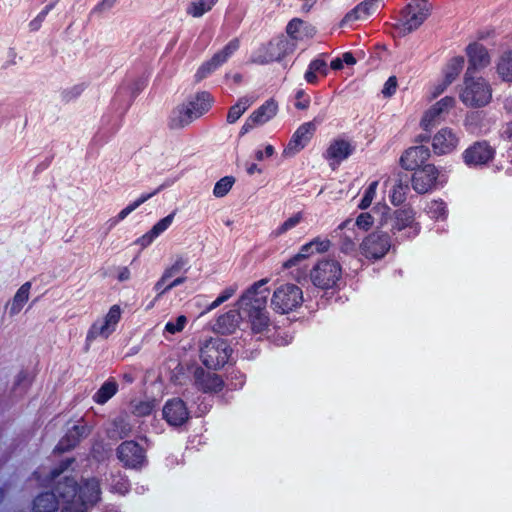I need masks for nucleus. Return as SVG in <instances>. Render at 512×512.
I'll return each instance as SVG.
<instances>
[{"label":"nucleus","mask_w":512,"mask_h":512,"mask_svg":"<svg viewBox=\"0 0 512 512\" xmlns=\"http://www.w3.org/2000/svg\"><path fill=\"white\" fill-rule=\"evenodd\" d=\"M100 483L91 478L81 486L72 477L58 482L54 492L38 495L33 502L34 512H54L61 504V512H88L100 500Z\"/></svg>","instance_id":"1"},{"label":"nucleus","mask_w":512,"mask_h":512,"mask_svg":"<svg viewBox=\"0 0 512 512\" xmlns=\"http://www.w3.org/2000/svg\"><path fill=\"white\" fill-rule=\"evenodd\" d=\"M268 280L261 279L252 284L237 302V310H230L218 317L215 329L222 334L232 333L239 319H247L253 334L264 335L269 330L270 319L266 309L270 291Z\"/></svg>","instance_id":"2"},{"label":"nucleus","mask_w":512,"mask_h":512,"mask_svg":"<svg viewBox=\"0 0 512 512\" xmlns=\"http://www.w3.org/2000/svg\"><path fill=\"white\" fill-rule=\"evenodd\" d=\"M232 354L228 342L220 337L205 340L200 346V359L208 369L217 370L223 367Z\"/></svg>","instance_id":"3"},{"label":"nucleus","mask_w":512,"mask_h":512,"mask_svg":"<svg viewBox=\"0 0 512 512\" xmlns=\"http://www.w3.org/2000/svg\"><path fill=\"white\" fill-rule=\"evenodd\" d=\"M460 99L466 106L483 107L491 100V89L483 78L471 75L470 69L465 73Z\"/></svg>","instance_id":"4"},{"label":"nucleus","mask_w":512,"mask_h":512,"mask_svg":"<svg viewBox=\"0 0 512 512\" xmlns=\"http://www.w3.org/2000/svg\"><path fill=\"white\" fill-rule=\"evenodd\" d=\"M303 302V292L300 287L292 283H284L277 287L271 298V307L274 311L286 314Z\"/></svg>","instance_id":"5"},{"label":"nucleus","mask_w":512,"mask_h":512,"mask_svg":"<svg viewBox=\"0 0 512 512\" xmlns=\"http://www.w3.org/2000/svg\"><path fill=\"white\" fill-rule=\"evenodd\" d=\"M341 274V266L336 260L323 259L311 270L310 278L315 286L321 289H329L336 285Z\"/></svg>","instance_id":"6"},{"label":"nucleus","mask_w":512,"mask_h":512,"mask_svg":"<svg viewBox=\"0 0 512 512\" xmlns=\"http://www.w3.org/2000/svg\"><path fill=\"white\" fill-rule=\"evenodd\" d=\"M121 314L122 310L119 305L111 306L103 318L96 320L90 326L86 335V345L89 346L98 338L107 339L114 333L121 319Z\"/></svg>","instance_id":"7"},{"label":"nucleus","mask_w":512,"mask_h":512,"mask_svg":"<svg viewBox=\"0 0 512 512\" xmlns=\"http://www.w3.org/2000/svg\"><path fill=\"white\" fill-rule=\"evenodd\" d=\"M390 248V236L387 233L380 231L369 234L359 245L361 254L370 260H379L383 258Z\"/></svg>","instance_id":"8"},{"label":"nucleus","mask_w":512,"mask_h":512,"mask_svg":"<svg viewBox=\"0 0 512 512\" xmlns=\"http://www.w3.org/2000/svg\"><path fill=\"white\" fill-rule=\"evenodd\" d=\"M495 153V149L487 141H476L464 150L462 158L468 167L476 168L488 164Z\"/></svg>","instance_id":"9"},{"label":"nucleus","mask_w":512,"mask_h":512,"mask_svg":"<svg viewBox=\"0 0 512 512\" xmlns=\"http://www.w3.org/2000/svg\"><path fill=\"white\" fill-rule=\"evenodd\" d=\"M117 457L125 467L138 469L145 463V452L135 441H124L117 448Z\"/></svg>","instance_id":"10"},{"label":"nucleus","mask_w":512,"mask_h":512,"mask_svg":"<svg viewBox=\"0 0 512 512\" xmlns=\"http://www.w3.org/2000/svg\"><path fill=\"white\" fill-rule=\"evenodd\" d=\"M390 220L393 234L405 231L404 237L412 238L419 233L420 227L417 223H414V213L412 210H397Z\"/></svg>","instance_id":"11"},{"label":"nucleus","mask_w":512,"mask_h":512,"mask_svg":"<svg viewBox=\"0 0 512 512\" xmlns=\"http://www.w3.org/2000/svg\"><path fill=\"white\" fill-rule=\"evenodd\" d=\"M315 131V121L301 124L294 132L289 143L284 149V154L286 156H293L301 151L309 143Z\"/></svg>","instance_id":"12"},{"label":"nucleus","mask_w":512,"mask_h":512,"mask_svg":"<svg viewBox=\"0 0 512 512\" xmlns=\"http://www.w3.org/2000/svg\"><path fill=\"white\" fill-rule=\"evenodd\" d=\"M163 417L169 425L179 427L187 422L190 413L182 399L173 398L165 403Z\"/></svg>","instance_id":"13"},{"label":"nucleus","mask_w":512,"mask_h":512,"mask_svg":"<svg viewBox=\"0 0 512 512\" xmlns=\"http://www.w3.org/2000/svg\"><path fill=\"white\" fill-rule=\"evenodd\" d=\"M404 33L416 30L428 17L429 10L425 4H408L401 12Z\"/></svg>","instance_id":"14"},{"label":"nucleus","mask_w":512,"mask_h":512,"mask_svg":"<svg viewBox=\"0 0 512 512\" xmlns=\"http://www.w3.org/2000/svg\"><path fill=\"white\" fill-rule=\"evenodd\" d=\"M412 187L419 193L424 194L433 189L435 186L438 171L433 164L424 165L422 168L413 170Z\"/></svg>","instance_id":"15"},{"label":"nucleus","mask_w":512,"mask_h":512,"mask_svg":"<svg viewBox=\"0 0 512 512\" xmlns=\"http://www.w3.org/2000/svg\"><path fill=\"white\" fill-rule=\"evenodd\" d=\"M193 378L197 389L204 393L219 392L224 386V382L219 375L207 372L201 367L195 368Z\"/></svg>","instance_id":"16"},{"label":"nucleus","mask_w":512,"mask_h":512,"mask_svg":"<svg viewBox=\"0 0 512 512\" xmlns=\"http://www.w3.org/2000/svg\"><path fill=\"white\" fill-rule=\"evenodd\" d=\"M430 157L428 147L419 145L407 149L400 158L401 166L405 170H416L422 168Z\"/></svg>","instance_id":"17"},{"label":"nucleus","mask_w":512,"mask_h":512,"mask_svg":"<svg viewBox=\"0 0 512 512\" xmlns=\"http://www.w3.org/2000/svg\"><path fill=\"white\" fill-rule=\"evenodd\" d=\"M460 137L451 128H443L433 137L432 147L436 154L451 153L459 144Z\"/></svg>","instance_id":"18"},{"label":"nucleus","mask_w":512,"mask_h":512,"mask_svg":"<svg viewBox=\"0 0 512 512\" xmlns=\"http://www.w3.org/2000/svg\"><path fill=\"white\" fill-rule=\"evenodd\" d=\"M90 427L86 424L74 425L68 429L66 434L61 438L56 449L60 452H66L74 447L85 437L90 434Z\"/></svg>","instance_id":"19"},{"label":"nucleus","mask_w":512,"mask_h":512,"mask_svg":"<svg viewBox=\"0 0 512 512\" xmlns=\"http://www.w3.org/2000/svg\"><path fill=\"white\" fill-rule=\"evenodd\" d=\"M466 53L469 59L467 71L471 69V75L480 68L486 67L490 63V57L487 49L480 43L474 42L467 46Z\"/></svg>","instance_id":"20"},{"label":"nucleus","mask_w":512,"mask_h":512,"mask_svg":"<svg viewBox=\"0 0 512 512\" xmlns=\"http://www.w3.org/2000/svg\"><path fill=\"white\" fill-rule=\"evenodd\" d=\"M454 103L455 99L453 97L446 96L442 98L426 111L421 120L422 127L425 130H429V128L437 122L441 114L448 112L454 106Z\"/></svg>","instance_id":"21"},{"label":"nucleus","mask_w":512,"mask_h":512,"mask_svg":"<svg viewBox=\"0 0 512 512\" xmlns=\"http://www.w3.org/2000/svg\"><path fill=\"white\" fill-rule=\"evenodd\" d=\"M196 119L198 118L194 115L187 102H184L172 110L168 125L171 129H181L190 125Z\"/></svg>","instance_id":"22"},{"label":"nucleus","mask_w":512,"mask_h":512,"mask_svg":"<svg viewBox=\"0 0 512 512\" xmlns=\"http://www.w3.org/2000/svg\"><path fill=\"white\" fill-rule=\"evenodd\" d=\"M176 212H172L166 217L159 220L147 233L139 237L135 244L139 245L142 249L148 247L152 242L166 231L172 224Z\"/></svg>","instance_id":"23"},{"label":"nucleus","mask_w":512,"mask_h":512,"mask_svg":"<svg viewBox=\"0 0 512 512\" xmlns=\"http://www.w3.org/2000/svg\"><path fill=\"white\" fill-rule=\"evenodd\" d=\"M270 57L268 60L280 61L296 49L294 40H287L285 36L272 39L267 44Z\"/></svg>","instance_id":"24"},{"label":"nucleus","mask_w":512,"mask_h":512,"mask_svg":"<svg viewBox=\"0 0 512 512\" xmlns=\"http://www.w3.org/2000/svg\"><path fill=\"white\" fill-rule=\"evenodd\" d=\"M383 3L384 0H364L345 15L342 23L346 24L366 19L378 9L380 4Z\"/></svg>","instance_id":"25"},{"label":"nucleus","mask_w":512,"mask_h":512,"mask_svg":"<svg viewBox=\"0 0 512 512\" xmlns=\"http://www.w3.org/2000/svg\"><path fill=\"white\" fill-rule=\"evenodd\" d=\"M186 102L194 112V115L200 118L210 110L214 99L209 92L201 91L190 97Z\"/></svg>","instance_id":"26"},{"label":"nucleus","mask_w":512,"mask_h":512,"mask_svg":"<svg viewBox=\"0 0 512 512\" xmlns=\"http://www.w3.org/2000/svg\"><path fill=\"white\" fill-rule=\"evenodd\" d=\"M354 148L349 142L345 140H336L330 144L326 150L325 157L328 160H333L337 164L347 159L352 153Z\"/></svg>","instance_id":"27"},{"label":"nucleus","mask_w":512,"mask_h":512,"mask_svg":"<svg viewBox=\"0 0 512 512\" xmlns=\"http://www.w3.org/2000/svg\"><path fill=\"white\" fill-rule=\"evenodd\" d=\"M328 66L324 59L318 57L313 59L304 74V79L308 84L316 85L319 81V75L322 77L327 76Z\"/></svg>","instance_id":"28"},{"label":"nucleus","mask_w":512,"mask_h":512,"mask_svg":"<svg viewBox=\"0 0 512 512\" xmlns=\"http://www.w3.org/2000/svg\"><path fill=\"white\" fill-rule=\"evenodd\" d=\"M31 289V282H25L17 290L11 302L6 305L10 316L17 315L23 308L24 304L29 299V293Z\"/></svg>","instance_id":"29"},{"label":"nucleus","mask_w":512,"mask_h":512,"mask_svg":"<svg viewBox=\"0 0 512 512\" xmlns=\"http://www.w3.org/2000/svg\"><path fill=\"white\" fill-rule=\"evenodd\" d=\"M302 29L305 31L306 36H312L314 34V28L308 25H305L304 21L299 18H293L289 21L286 27L287 40H294L295 47H297V42L302 39L300 35Z\"/></svg>","instance_id":"30"},{"label":"nucleus","mask_w":512,"mask_h":512,"mask_svg":"<svg viewBox=\"0 0 512 512\" xmlns=\"http://www.w3.org/2000/svg\"><path fill=\"white\" fill-rule=\"evenodd\" d=\"M277 108V103L273 99L267 100L250 115L251 121L262 125L276 115Z\"/></svg>","instance_id":"31"},{"label":"nucleus","mask_w":512,"mask_h":512,"mask_svg":"<svg viewBox=\"0 0 512 512\" xmlns=\"http://www.w3.org/2000/svg\"><path fill=\"white\" fill-rule=\"evenodd\" d=\"M171 184L172 182H165L151 193L142 194L138 199L130 203L127 207H125L118 213L117 220H124L130 213L136 210L140 205L148 201L150 198H152L153 196H155L156 194H158L160 191L170 186Z\"/></svg>","instance_id":"32"},{"label":"nucleus","mask_w":512,"mask_h":512,"mask_svg":"<svg viewBox=\"0 0 512 512\" xmlns=\"http://www.w3.org/2000/svg\"><path fill=\"white\" fill-rule=\"evenodd\" d=\"M118 391V384L114 379H108L93 395L95 403L103 405L108 402Z\"/></svg>","instance_id":"33"},{"label":"nucleus","mask_w":512,"mask_h":512,"mask_svg":"<svg viewBox=\"0 0 512 512\" xmlns=\"http://www.w3.org/2000/svg\"><path fill=\"white\" fill-rule=\"evenodd\" d=\"M253 98L251 97H241L238 99L237 103L230 107L227 114V122L229 124L235 123L244 112L252 105Z\"/></svg>","instance_id":"34"},{"label":"nucleus","mask_w":512,"mask_h":512,"mask_svg":"<svg viewBox=\"0 0 512 512\" xmlns=\"http://www.w3.org/2000/svg\"><path fill=\"white\" fill-rule=\"evenodd\" d=\"M218 0H193L187 8L186 13L192 17L199 18L209 12Z\"/></svg>","instance_id":"35"},{"label":"nucleus","mask_w":512,"mask_h":512,"mask_svg":"<svg viewBox=\"0 0 512 512\" xmlns=\"http://www.w3.org/2000/svg\"><path fill=\"white\" fill-rule=\"evenodd\" d=\"M464 66V57L456 56L453 57L446 65L444 69V79L446 85H450L460 74Z\"/></svg>","instance_id":"36"},{"label":"nucleus","mask_w":512,"mask_h":512,"mask_svg":"<svg viewBox=\"0 0 512 512\" xmlns=\"http://www.w3.org/2000/svg\"><path fill=\"white\" fill-rule=\"evenodd\" d=\"M374 224L373 216L368 212L360 213L355 220L346 219V226L357 227L360 232H367Z\"/></svg>","instance_id":"37"},{"label":"nucleus","mask_w":512,"mask_h":512,"mask_svg":"<svg viewBox=\"0 0 512 512\" xmlns=\"http://www.w3.org/2000/svg\"><path fill=\"white\" fill-rule=\"evenodd\" d=\"M497 71L500 77L508 82H512V50L505 52L497 65Z\"/></svg>","instance_id":"38"},{"label":"nucleus","mask_w":512,"mask_h":512,"mask_svg":"<svg viewBox=\"0 0 512 512\" xmlns=\"http://www.w3.org/2000/svg\"><path fill=\"white\" fill-rule=\"evenodd\" d=\"M222 64L219 62V60L213 55V57L204 62L197 70L195 74L196 81H201L204 78L208 77L210 74H212L215 70H217Z\"/></svg>","instance_id":"39"},{"label":"nucleus","mask_w":512,"mask_h":512,"mask_svg":"<svg viewBox=\"0 0 512 512\" xmlns=\"http://www.w3.org/2000/svg\"><path fill=\"white\" fill-rule=\"evenodd\" d=\"M239 47H240L239 39L234 38L231 41H229L222 50L215 53L214 56L223 65L239 49Z\"/></svg>","instance_id":"40"},{"label":"nucleus","mask_w":512,"mask_h":512,"mask_svg":"<svg viewBox=\"0 0 512 512\" xmlns=\"http://www.w3.org/2000/svg\"><path fill=\"white\" fill-rule=\"evenodd\" d=\"M426 209L431 218L446 219L447 217V207L445 202L442 200H433L429 202Z\"/></svg>","instance_id":"41"},{"label":"nucleus","mask_w":512,"mask_h":512,"mask_svg":"<svg viewBox=\"0 0 512 512\" xmlns=\"http://www.w3.org/2000/svg\"><path fill=\"white\" fill-rule=\"evenodd\" d=\"M234 183L235 178L233 176H225L221 178L214 186L213 195L218 198L224 197L231 190Z\"/></svg>","instance_id":"42"},{"label":"nucleus","mask_w":512,"mask_h":512,"mask_svg":"<svg viewBox=\"0 0 512 512\" xmlns=\"http://www.w3.org/2000/svg\"><path fill=\"white\" fill-rule=\"evenodd\" d=\"M238 286L236 284L231 285L227 288H225L220 295L211 303L209 304L206 309L204 310V313L210 312L229 300L237 291Z\"/></svg>","instance_id":"43"},{"label":"nucleus","mask_w":512,"mask_h":512,"mask_svg":"<svg viewBox=\"0 0 512 512\" xmlns=\"http://www.w3.org/2000/svg\"><path fill=\"white\" fill-rule=\"evenodd\" d=\"M301 220H302L301 213H297V214L291 216L286 221H284L277 229H275L272 232V235L274 237H278V236L288 232L289 230L296 227L301 222Z\"/></svg>","instance_id":"44"},{"label":"nucleus","mask_w":512,"mask_h":512,"mask_svg":"<svg viewBox=\"0 0 512 512\" xmlns=\"http://www.w3.org/2000/svg\"><path fill=\"white\" fill-rule=\"evenodd\" d=\"M188 263L189 260L187 257L179 256L175 260V262L164 271V278H171L175 274L181 272V271H187L188 270Z\"/></svg>","instance_id":"45"},{"label":"nucleus","mask_w":512,"mask_h":512,"mask_svg":"<svg viewBox=\"0 0 512 512\" xmlns=\"http://www.w3.org/2000/svg\"><path fill=\"white\" fill-rule=\"evenodd\" d=\"M111 489L119 494H126L129 491V481L126 476L121 473L112 475Z\"/></svg>","instance_id":"46"},{"label":"nucleus","mask_w":512,"mask_h":512,"mask_svg":"<svg viewBox=\"0 0 512 512\" xmlns=\"http://www.w3.org/2000/svg\"><path fill=\"white\" fill-rule=\"evenodd\" d=\"M59 0H53L52 3L46 5L44 9L29 23V28L31 31H38L45 20L48 13L54 8L56 3H58Z\"/></svg>","instance_id":"47"},{"label":"nucleus","mask_w":512,"mask_h":512,"mask_svg":"<svg viewBox=\"0 0 512 512\" xmlns=\"http://www.w3.org/2000/svg\"><path fill=\"white\" fill-rule=\"evenodd\" d=\"M314 249L312 248L310 242L304 244L301 248L298 254L290 258L286 263V268H291L292 266H295L300 260L308 258L310 255L314 254Z\"/></svg>","instance_id":"48"},{"label":"nucleus","mask_w":512,"mask_h":512,"mask_svg":"<svg viewBox=\"0 0 512 512\" xmlns=\"http://www.w3.org/2000/svg\"><path fill=\"white\" fill-rule=\"evenodd\" d=\"M408 190V184L402 183V181L400 180L399 183L394 185L393 187V191L391 194L392 203L395 205H399L402 202H404Z\"/></svg>","instance_id":"49"},{"label":"nucleus","mask_w":512,"mask_h":512,"mask_svg":"<svg viewBox=\"0 0 512 512\" xmlns=\"http://www.w3.org/2000/svg\"><path fill=\"white\" fill-rule=\"evenodd\" d=\"M377 187H378V181H372L369 184V186L365 189L364 195L358 205V207L360 209H366L371 205V203L376 195Z\"/></svg>","instance_id":"50"},{"label":"nucleus","mask_w":512,"mask_h":512,"mask_svg":"<svg viewBox=\"0 0 512 512\" xmlns=\"http://www.w3.org/2000/svg\"><path fill=\"white\" fill-rule=\"evenodd\" d=\"M270 57V51H268L267 45L260 46L256 51L253 52L251 56V61L256 64L265 65L273 62V60H268Z\"/></svg>","instance_id":"51"},{"label":"nucleus","mask_w":512,"mask_h":512,"mask_svg":"<svg viewBox=\"0 0 512 512\" xmlns=\"http://www.w3.org/2000/svg\"><path fill=\"white\" fill-rule=\"evenodd\" d=\"M85 90L84 84H77L71 88L65 89L61 92V98L64 102H70L79 97Z\"/></svg>","instance_id":"52"},{"label":"nucleus","mask_w":512,"mask_h":512,"mask_svg":"<svg viewBox=\"0 0 512 512\" xmlns=\"http://www.w3.org/2000/svg\"><path fill=\"white\" fill-rule=\"evenodd\" d=\"M187 323V318L184 315L177 317L175 321H168L165 325V331L170 334H175L182 331Z\"/></svg>","instance_id":"53"},{"label":"nucleus","mask_w":512,"mask_h":512,"mask_svg":"<svg viewBox=\"0 0 512 512\" xmlns=\"http://www.w3.org/2000/svg\"><path fill=\"white\" fill-rule=\"evenodd\" d=\"M30 383H31V380L29 378L28 373L25 371H21L16 377V381L14 384V390L16 392L19 391L20 393H22L27 390Z\"/></svg>","instance_id":"54"},{"label":"nucleus","mask_w":512,"mask_h":512,"mask_svg":"<svg viewBox=\"0 0 512 512\" xmlns=\"http://www.w3.org/2000/svg\"><path fill=\"white\" fill-rule=\"evenodd\" d=\"M359 240L348 238L341 235L340 239V250L343 253L351 254L356 251Z\"/></svg>","instance_id":"55"},{"label":"nucleus","mask_w":512,"mask_h":512,"mask_svg":"<svg viewBox=\"0 0 512 512\" xmlns=\"http://www.w3.org/2000/svg\"><path fill=\"white\" fill-rule=\"evenodd\" d=\"M310 244H311L312 248L314 249V252H318V253L328 251L330 248V245H331L330 240H328L327 238H321V237L314 238L313 240L310 241Z\"/></svg>","instance_id":"56"},{"label":"nucleus","mask_w":512,"mask_h":512,"mask_svg":"<svg viewBox=\"0 0 512 512\" xmlns=\"http://www.w3.org/2000/svg\"><path fill=\"white\" fill-rule=\"evenodd\" d=\"M74 462L73 458H67L59 464L58 467L54 468L50 472V479L49 481H54L58 476H60L65 470H67L71 464Z\"/></svg>","instance_id":"57"},{"label":"nucleus","mask_w":512,"mask_h":512,"mask_svg":"<svg viewBox=\"0 0 512 512\" xmlns=\"http://www.w3.org/2000/svg\"><path fill=\"white\" fill-rule=\"evenodd\" d=\"M338 230L342 232V236L357 240L360 239V231L357 229V227L346 226V220L338 226Z\"/></svg>","instance_id":"58"},{"label":"nucleus","mask_w":512,"mask_h":512,"mask_svg":"<svg viewBox=\"0 0 512 512\" xmlns=\"http://www.w3.org/2000/svg\"><path fill=\"white\" fill-rule=\"evenodd\" d=\"M296 103L295 107L300 110H305L309 107L310 97L305 93L303 89H300L296 92Z\"/></svg>","instance_id":"59"},{"label":"nucleus","mask_w":512,"mask_h":512,"mask_svg":"<svg viewBox=\"0 0 512 512\" xmlns=\"http://www.w3.org/2000/svg\"><path fill=\"white\" fill-rule=\"evenodd\" d=\"M396 88H397V79L395 76H391L385 82L384 87L382 89V94L385 97H391L396 92Z\"/></svg>","instance_id":"60"},{"label":"nucleus","mask_w":512,"mask_h":512,"mask_svg":"<svg viewBox=\"0 0 512 512\" xmlns=\"http://www.w3.org/2000/svg\"><path fill=\"white\" fill-rule=\"evenodd\" d=\"M117 0H102L100 3H98L95 8L93 9V12H102L105 10H108L112 8Z\"/></svg>","instance_id":"61"},{"label":"nucleus","mask_w":512,"mask_h":512,"mask_svg":"<svg viewBox=\"0 0 512 512\" xmlns=\"http://www.w3.org/2000/svg\"><path fill=\"white\" fill-rule=\"evenodd\" d=\"M274 154V148L272 145H267L265 147V150L262 151V150H257L255 151V158L258 160V161H261L264 159V157H271L272 155Z\"/></svg>","instance_id":"62"},{"label":"nucleus","mask_w":512,"mask_h":512,"mask_svg":"<svg viewBox=\"0 0 512 512\" xmlns=\"http://www.w3.org/2000/svg\"><path fill=\"white\" fill-rule=\"evenodd\" d=\"M169 278H164V274L161 276V278L155 283L154 285V290L157 292V297L156 299H158L159 297H161L165 292H167L168 290H165V283L166 281L168 280Z\"/></svg>","instance_id":"63"},{"label":"nucleus","mask_w":512,"mask_h":512,"mask_svg":"<svg viewBox=\"0 0 512 512\" xmlns=\"http://www.w3.org/2000/svg\"><path fill=\"white\" fill-rule=\"evenodd\" d=\"M501 136L504 139L512 140V122L507 123L501 130Z\"/></svg>","instance_id":"64"}]
</instances>
